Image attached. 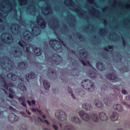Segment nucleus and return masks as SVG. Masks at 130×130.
Here are the masks:
<instances>
[{
    "label": "nucleus",
    "mask_w": 130,
    "mask_h": 130,
    "mask_svg": "<svg viewBox=\"0 0 130 130\" xmlns=\"http://www.w3.org/2000/svg\"><path fill=\"white\" fill-rule=\"evenodd\" d=\"M83 89L87 90L88 92H93L95 89L94 83L92 82L90 79H85L81 83Z\"/></svg>",
    "instance_id": "obj_1"
},
{
    "label": "nucleus",
    "mask_w": 130,
    "mask_h": 130,
    "mask_svg": "<svg viewBox=\"0 0 130 130\" xmlns=\"http://www.w3.org/2000/svg\"><path fill=\"white\" fill-rule=\"evenodd\" d=\"M55 116L57 118L62 121H64V120H67V113L61 110H57L55 113Z\"/></svg>",
    "instance_id": "obj_2"
},
{
    "label": "nucleus",
    "mask_w": 130,
    "mask_h": 130,
    "mask_svg": "<svg viewBox=\"0 0 130 130\" xmlns=\"http://www.w3.org/2000/svg\"><path fill=\"white\" fill-rule=\"evenodd\" d=\"M48 77L49 79L52 80H55L57 79V74H56V71L51 68L48 69Z\"/></svg>",
    "instance_id": "obj_3"
},
{
    "label": "nucleus",
    "mask_w": 130,
    "mask_h": 130,
    "mask_svg": "<svg viewBox=\"0 0 130 130\" xmlns=\"http://www.w3.org/2000/svg\"><path fill=\"white\" fill-rule=\"evenodd\" d=\"M60 57L59 55L57 54H56V56L54 54H52L50 57V59L51 61H53V63H55V64L58 65L61 63V60H60L59 58Z\"/></svg>",
    "instance_id": "obj_4"
},
{
    "label": "nucleus",
    "mask_w": 130,
    "mask_h": 130,
    "mask_svg": "<svg viewBox=\"0 0 130 130\" xmlns=\"http://www.w3.org/2000/svg\"><path fill=\"white\" fill-rule=\"evenodd\" d=\"M106 78L108 80H110L111 81H115L117 82L118 78H117V75L115 73H107L106 75Z\"/></svg>",
    "instance_id": "obj_5"
},
{
    "label": "nucleus",
    "mask_w": 130,
    "mask_h": 130,
    "mask_svg": "<svg viewBox=\"0 0 130 130\" xmlns=\"http://www.w3.org/2000/svg\"><path fill=\"white\" fill-rule=\"evenodd\" d=\"M78 114L83 120L88 121V120H90V115L86 113L84 111H80Z\"/></svg>",
    "instance_id": "obj_6"
},
{
    "label": "nucleus",
    "mask_w": 130,
    "mask_h": 130,
    "mask_svg": "<svg viewBox=\"0 0 130 130\" xmlns=\"http://www.w3.org/2000/svg\"><path fill=\"white\" fill-rule=\"evenodd\" d=\"M8 118L10 122L13 123L18 120V117L14 113H11L10 114Z\"/></svg>",
    "instance_id": "obj_7"
},
{
    "label": "nucleus",
    "mask_w": 130,
    "mask_h": 130,
    "mask_svg": "<svg viewBox=\"0 0 130 130\" xmlns=\"http://www.w3.org/2000/svg\"><path fill=\"white\" fill-rule=\"evenodd\" d=\"M88 77L92 79V80H95L97 78V73L93 70L89 69L88 71Z\"/></svg>",
    "instance_id": "obj_8"
},
{
    "label": "nucleus",
    "mask_w": 130,
    "mask_h": 130,
    "mask_svg": "<svg viewBox=\"0 0 130 130\" xmlns=\"http://www.w3.org/2000/svg\"><path fill=\"white\" fill-rule=\"evenodd\" d=\"M96 69H98V70H99V71H103L106 70V68H105V65H104V64L102 62H98L96 63Z\"/></svg>",
    "instance_id": "obj_9"
},
{
    "label": "nucleus",
    "mask_w": 130,
    "mask_h": 130,
    "mask_svg": "<svg viewBox=\"0 0 130 130\" xmlns=\"http://www.w3.org/2000/svg\"><path fill=\"white\" fill-rule=\"evenodd\" d=\"M32 50L34 52L35 54H36L37 56H40V55L42 54V52H43V51H42V49L37 48V47L34 48L32 49Z\"/></svg>",
    "instance_id": "obj_10"
},
{
    "label": "nucleus",
    "mask_w": 130,
    "mask_h": 130,
    "mask_svg": "<svg viewBox=\"0 0 130 130\" xmlns=\"http://www.w3.org/2000/svg\"><path fill=\"white\" fill-rule=\"evenodd\" d=\"M7 77L11 81H17V75L13 72H10L7 74Z\"/></svg>",
    "instance_id": "obj_11"
},
{
    "label": "nucleus",
    "mask_w": 130,
    "mask_h": 130,
    "mask_svg": "<svg viewBox=\"0 0 130 130\" xmlns=\"http://www.w3.org/2000/svg\"><path fill=\"white\" fill-rule=\"evenodd\" d=\"M18 66L22 70H26L28 67V63L26 61H22L18 63Z\"/></svg>",
    "instance_id": "obj_12"
},
{
    "label": "nucleus",
    "mask_w": 130,
    "mask_h": 130,
    "mask_svg": "<svg viewBox=\"0 0 130 130\" xmlns=\"http://www.w3.org/2000/svg\"><path fill=\"white\" fill-rule=\"evenodd\" d=\"M18 88L20 89V91H21L22 93L27 92V88L26 87V85H25V84L22 82H21L18 84Z\"/></svg>",
    "instance_id": "obj_13"
},
{
    "label": "nucleus",
    "mask_w": 130,
    "mask_h": 130,
    "mask_svg": "<svg viewBox=\"0 0 130 130\" xmlns=\"http://www.w3.org/2000/svg\"><path fill=\"white\" fill-rule=\"evenodd\" d=\"M117 96H116V95H112L111 96V99H108L107 102H105V105L106 106L109 105V106H110V105H111V103H112L113 100H115V99H117Z\"/></svg>",
    "instance_id": "obj_14"
},
{
    "label": "nucleus",
    "mask_w": 130,
    "mask_h": 130,
    "mask_svg": "<svg viewBox=\"0 0 130 130\" xmlns=\"http://www.w3.org/2000/svg\"><path fill=\"white\" fill-rule=\"evenodd\" d=\"M36 77V74L34 72H30L28 74V75H26L25 76V78L27 81V82H29V80H31V79H34Z\"/></svg>",
    "instance_id": "obj_15"
},
{
    "label": "nucleus",
    "mask_w": 130,
    "mask_h": 130,
    "mask_svg": "<svg viewBox=\"0 0 130 130\" xmlns=\"http://www.w3.org/2000/svg\"><path fill=\"white\" fill-rule=\"evenodd\" d=\"M99 117L102 121H106L108 119V117H107V115L105 114L104 112H102L99 114Z\"/></svg>",
    "instance_id": "obj_16"
},
{
    "label": "nucleus",
    "mask_w": 130,
    "mask_h": 130,
    "mask_svg": "<svg viewBox=\"0 0 130 130\" xmlns=\"http://www.w3.org/2000/svg\"><path fill=\"white\" fill-rule=\"evenodd\" d=\"M90 118L94 122H98L99 121V117L98 114L92 113L90 115Z\"/></svg>",
    "instance_id": "obj_17"
},
{
    "label": "nucleus",
    "mask_w": 130,
    "mask_h": 130,
    "mask_svg": "<svg viewBox=\"0 0 130 130\" xmlns=\"http://www.w3.org/2000/svg\"><path fill=\"white\" fill-rule=\"evenodd\" d=\"M82 108H84V109H85V110L90 111L91 109H92V106L91 104L89 103H84L82 105Z\"/></svg>",
    "instance_id": "obj_18"
},
{
    "label": "nucleus",
    "mask_w": 130,
    "mask_h": 130,
    "mask_svg": "<svg viewBox=\"0 0 130 130\" xmlns=\"http://www.w3.org/2000/svg\"><path fill=\"white\" fill-rule=\"evenodd\" d=\"M118 118V114L116 112H114L110 117V119L112 121H115V120H117Z\"/></svg>",
    "instance_id": "obj_19"
},
{
    "label": "nucleus",
    "mask_w": 130,
    "mask_h": 130,
    "mask_svg": "<svg viewBox=\"0 0 130 130\" xmlns=\"http://www.w3.org/2000/svg\"><path fill=\"white\" fill-rule=\"evenodd\" d=\"M39 21H42L40 25L41 28H42V29L45 28L46 27V22L44 21V19L41 18L38 19V23H39Z\"/></svg>",
    "instance_id": "obj_20"
},
{
    "label": "nucleus",
    "mask_w": 130,
    "mask_h": 130,
    "mask_svg": "<svg viewBox=\"0 0 130 130\" xmlns=\"http://www.w3.org/2000/svg\"><path fill=\"white\" fill-rule=\"evenodd\" d=\"M113 108L115 110H118L119 112L122 111V107L119 104H115L113 106Z\"/></svg>",
    "instance_id": "obj_21"
},
{
    "label": "nucleus",
    "mask_w": 130,
    "mask_h": 130,
    "mask_svg": "<svg viewBox=\"0 0 130 130\" xmlns=\"http://www.w3.org/2000/svg\"><path fill=\"white\" fill-rule=\"evenodd\" d=\"M43 85L44 88L46 90H49V87H50V83L47 80H44Z\"/></svg>",
    "instance_id": "obj_22"
},
{
    "label": "nucleus",
    "mask_w": 130,
    "mask_h": 130,
    "mask_svg": "<svg viewBox=\"0 0 130 130\" xmlns=\"http://www.w3.org/2000/svg\"><path fill=\"white\" fill-rule=\"evenodd\" d=\"M72 121H73V122H75L76 123H78V124H80L81 121L80 118L78 116L76 117H73L72 118Z\"/></svg>",
    "instance_id": "obj_23"
},
{
    "label": "nucleus",
    "mask_w": 130,
    "mask_h": 130,
    "mask_svg": "<svg viewBox=\"0 0 130 130\" xmlns=\"http://www.w3.org/2000/svg\"><path fill=\"white\" fill-rule=\"evenodd\" d=\"M94 104L95 106H96V107H99V108L102 107L103 105L102 103L98 100H96L94 101Z\"/></svg>",
    "instance_id": "obj_24"
},
{
    "label": "nucleus",
    "mask_w": 130,
    "mask_h": 130,
    "mask_svg": "<svg viewBox=\"0 0 130 130\" xmlns=\"http://www.w3.org/2000/svg\"><path fill=\"white\" fill-rule=\"evenodd\" d=\"M70 72L71 73V76L73 77H78L79 74L77 73V70L76 69H73L72 70H70Z\"/></svg>",
    "instance_id": "obj_25"
},
{
    "label": "nucleus",
    "mask_w": 130,
    "mask_h": 130,
    "mask_svg": "<svg viewBox=\"0 0 130 130\" xmlns=\"http://www.w3.org/2000/svg\"><path fill=\"white\" fill-rule=\"evenodd\" d=\"M77 93L79 95V96H81V97H83L84 95H85V91L84 90L80 88L78 89V91H77Z\"/></svg>",
    "instance_id": "obj_26"
},
{
    "label": "nucleus",
    "mask_w": 130,
    "mask_h": 130,
    "mask_svg": "<svg viewBox=\"0 0 130 130\" xmlns=\"http://www.w3.org/2000/svg\"><path fill=\"white\" fill-rule=\"evenodd\" d=\"M2 83L3 84V86L6 90H9V84L7 83L5 79L1 80Z\"/></svg>",
    "instance_id": "obj_27"
},
{
    "label": "nucleus",
    "mask_w": 130,
    "mask_h": 130,
    "mask_svg": "<svg viewBox=\"0 0 130 130\" xmlns=\"http://www.w3.org/2000/svg\"><path fill=\"white\" fill-rule=\"evenodd\" d=\"M61 130H74V126H73L72 125H66L64 127V129H61Z\"/></svg>",
    "instance_id": "obj_28"
},
{
    "label": "nucleus",
    "mask_w": 130,
    "mask_h": 130,
    "mask_svg": "<svg viewBox=\"0 0 130 130\" xmlns=\"http://www.w3.org/2000/svg\"><path fill=\"white\" fill-rule=\"evenodd\" d=\"M80 61H81V62H82L83 66H84L85 67H87V66L90 65V62L89 61V60H83L82 59H80Z\"/></svg>",
    "instance_id": "obj_29"
},
{
    "label": "nucleus",
    "mask_w": 130,
    "mask_h": 130,
    "mask_svg": "<svg viewBox=\"0 0 130 130\" xmlns=\"http://www.w3.org/2000/svg\"><path fill=\"white\" fill-rule=\"evenodd\" d=\"M19 102H23L26 101V99L25 98V96H21L19 97L17 99Z\"/></svg>",
    "instance_id": "obj_30"
},
{
    "label": "nucleus",
    "mask_w": 130,
    "mask_h": 130,
    "mask_svg": "<svg viewBox=\"0 0 130 130\" xmlns=\"http://www.w3.org/2000/svg\"><path fill=\"white\" fill-rule=\"evenodd\" d=\"M68 92L69 93H71V95H72V97L73 99H76V97L75 96V95L73 94V90L72 89V88L69 87L68 88Z\"/></svg>",
    "instance_id": "obj_31"
},
{
    "label": "nucleus",
    "mask_w": 130,
    "mask_h": 130,
    "mask_svg": "<svg viewBox=\"0 0 130 130\" xmlns=\"http://www.w3.org/2000/svg\"><path fill=\"white\" fill-rule=\"evenodd\" d=\"M39 119H40V121H41L42 122H45V123H46L47 125H49V121H48V120H43L41 118H39Z\"/></svg>",
    "instance_id": "obj_32"
},
{
    "label": "nucleus",
    "mask_w": 130,
    "mask_h": 130,
    "mask_svg": "<svg viewBox=\"0 0 130 130\" xmlns=\"http://www.w3.org/2000/svg\"><path fill=\"white\" fill-rule=\"evenodd\" d=\"M121 72H123V73H126V72H128V68L126 67H123L122 68Z\"/></svg>",
    "instance_id": "obj_33"
},
{
    "label": "nucleus",
    "mask_w": 130,
    "mask_h": 130,
    "mask_svg": "<svg viewBox=\"0 0 130 130\" xmlns=\"http://www.w3.org/2000/svg\"><path fill=\"white\" fill-rule=\"evenodd\" d=\"M108 88V86L107 85H103L101 88V90L102 91H105L106 90H107Z\"/></svg>",
    "instance_id": "obj_34"
},
{
    "label": "nucleus",
    "mask_w": 130,
    "mask_h": 130,
    "mask_svg": "<svg viewBox=\"0 0 130 130\" xmlns=\"http://www.w3.org/2000/svg\"><path fill=\"white\" fill-rule=\"evenodd\" d=\"M54 41H55V40L52 39L49 42L50 46L52 47V46L53 45V42H54Z\"/></svg>",
    "instance_id": "obj_35"
},
{
    "label": "nucleus",
    "mask_w": 130,
    "mask_h": 130,
    "mask_svg": "<svg viewBox=\"0 0 130 130\" xmlns=\"http://www.w3.org/2000/svg\"><path fill=\"white\" fill-rule=\"evenodd\" d=\"M20 114L23 115V116H24V117H27V114H26L24 112H20Z\"/></svg>",
    "instance_id": "obj_36"
},
{
    "label": "nucleus",
    "mask_w": 130,
    "mask_h": 130,
    "mask_svg": "<svg viewBox=\"0 0 130 130\" xmlns=\"http://www.w3.org/2000/svg\"><path fill=\"white\" fill-rule=\"evenodd\" d=\"M122 94H123L124 95H126L127 94V91L125 90V89H123L121 91Z\"/></svg>",
    "instance_id": "obj_37"
},
{
    "label": "nucleus",
    "mask_w": 130,
    "mask_h": 130,
    "mask_svg": "<svg viewBox=\"0 0 130 130\" xmlns=\"http://www.w3.org/2000/svg\"><path fill=\"white\" fill-rule=\"evenodd\" d=\"M122 45L123 46H125L126 45V42H125V40H124V39L122 38Z\"/></svg>",
    "instance_id": "obj_38"
},
{
    "label": "nucleus",
    "mask_w": 130,
    "mask_h": 130,
    "mask_svg": "<svg viewBox=\"0 0 130 130\" xmlns=\"http://www.w3.org/2000/svg\"><path fill=\"white\" fill-rule=\"evenodd\" d=\"M9 98H10L11 99H14V94L12 93H9Z\"/></svg>",
    "instance_id": "obj_39"
},
{
    "label": "nucleus",
    "mask_w": 130,
    "mask_h": 130,
    "mask_svg": "<svg viewBox=\"0 0 130 130\" xmlns=\"http://www.w3.org/2000/svg\"><path fill=\"white\" fill-rule=\"evenodd\" d=\"M25 78H20L19 81H21V82H22V83H25Z\"/></svg>",
    "instance_id": "obj_40"
},
{
    "label": "nucleus",
    "mask_w": 130,
    "mask_h": 130,
    "mask_svg": "<svg viewBox=\"0 0 130 130\" xmlns=\"http://www.w3.org/2000/svg\"><path fill=\"white\" fill-rule=\"evenodd\" d=\"M53 127L54 129H55V130L58 129V126H56V125L53 124Z\"/></svg>",
    "instance_id": "obj_41"
},
{
    "label": "nucleus",
    "mask_w": 130,
    "mask_h": 130,
    "mask_svg": "<svg viewBox=\"0 0 130 130\" xmlns=\"http://www.w3.org/2000/svg\"><path fill=\"white\" fill-rule=\"evenodd\" d=\"M9 86L10 87H14V83H13V82H9L8 83V87H9Z\"/></svg>",
    "instance_id": "obj_42"
},
{
    "label": "nucleus",
    "mask_w": 130,
    "mask_h": 130,
    "mask_svg": "<svg viewBox=\"0 0 130 130\" xmlns=\"http://www.w3.org/2000/svg\"><path fill=\"white\" fill-rule=\"evenodd\" d=\"M21 105H22V106H24V107H27V105H26L25 102H21Z\"/></svg>",
    "instance_id": "obj_43"
},
{
    "label": "nucleus",
    "mask_w": 130,
    "mask_h": 130,
    "mask_svg": "<svg viewBox=\"0 0 130 130\" xmlns=\"http://www.w3.org/2000/svg\"><path fill=\"white\" fill-rule=\"evenodd\" d=\"M77 35H78V39L79 40L83 39V36L82 35H80V34H77Z\"/></svg>",
    "instance_id": "obj_44"
},
{
    "label": "nucleus",
    "mask_w": 130,
    "mask_h": 130,
    "mask_svg": "<svg viewBox=\"0 0 130 130\" xmlns=\"http://www.w3.org/2000/svg\"><path fill=\"white\" fill-rule=\"evenodd\" d=\"M9 109H10V110H12V111H16V109L14 108L12 106L9 107Z\"/></svg>",
    "instance_id": "obj_45"
},
{
    "label": "nucleus",
    "mask_w": 130,
    "mask_h": 130,
    "mask_svg": "<svg viewBox=\"0 0 130 130\" xmlns=\"http://www.w3.org/2000/svg\"><path fill=\"white\" fill-rule=\"evenodd\" d=\"M113 88L114 89H116V90H117L118 91H119V88H118V86L114 85Z\"/></svg>",
    "instance_id": "obj_46"
},
{
    "label": "nucleus",
    "mask_w": 130,
    "mask_h": 130,
    "mask_svg": "<svg viewBox=\"0 0 130 130\" xmlns=\"http://www.w3.org/2000/svg\"><path fill=\"white\" fill-rule=\"evenodd\" d=\"M18 44L21 47H24V45L21 42H19Z\"/></svg>",
    "instance_id": "obj_47"
},
{
    "label": "nucleus",
    "mask_w": 130,
    "mask_h": 130,
    "mask_svg": "<svg viewBox=\"0 0 130 130\" xmlns=\"http://www.w3.org/2000/svg\"><path fill=\"white\" fill-rule=\"evenodd\" d=\"M26 52H30V48L28 47H26Z\"/></svg>",
    "instance_id": "obj_48"
},
{
    "label": "nucleus",
    "mask_w": 130,
    "mask_h": 130,
    "mask_svg": "<svg viewBox=\"0 0 130 130\" xmlns=\"http://www.w3.org/2000/svg\"><path fill=\"white\" fill-rule=\"evenodd\" d=\"M8 90L9 91V92H11V93H14V91H13V88H8Z\"/></svg>",
    "instance_id": "obj_49"
},
{
    "label": "nucleus",
    "mask_w": 130,
    "mask_h": 130,
    "mask_svg": "<svg viewBox=\"0 0 130 130\" xmlns=\"http://www.w3.org/2000/svg\"><path fill=\"white\" fill-rule=\"evenodd\" d=\"M124 105H125V106L126 107H128V108H129V109H130V105H129L126 104H125V103H124Z\"/></svg>",
    "instance_id": "obj_50"
},
{
    "label": "nucleus",
    "mask_w": 130,
    "mask_h": 130,
    "mask_svg": "<svg viewBox=\"0 0 130 130\" xmlns=\"http://www.w3.org/2000/svg\"><path fill=\"white\" fill-rule=\"evenodd\" d=\"M108 48H109V49H113V46H112L111 45H109Z\"/></svg>",
    "instance_id": "obj_51"
},
{
    "label": "nucleus",
    "mask_w": 130,
    "mask_h": 130,
    "mask_svg": "<svg viewBox=\"0 0 130 130\" xmlns=\"http://www.w3.org/2000/svg\"><path fill=\"white\" fill-rule=\"evenodd\" d=\"M104 50H105V51H107V52H108V51H109V50H108V48H107V47L104 48Z\"/></svg>",
    "instance_id": "obj_52"
},
{
    "label": "nucleus",
    "mask_w": 130,
    "mask_h": 130,
    "mask_svg": "<svg viewBox=\"0 0 130 130\" xmlns=\"http://www.w3.org/2000/svg\"><path fill=\"white\" fill-rule=\"evenodd\" d=\"M0 78L2 79V80L5 79V78L4 76H3V74H0Z\"/></svg>",
    "instance_id": "obj_53"
},
{
    "label": "nucleus",
    "mask_w": 130,
    "mask_h": 130,
    "mask_svg": "<svg viewBox=\"0 0 130 130\" xmlns=\"http://www.w3.org/2000/svg\"><path fill=\"white\" fill-rule=\"evenodd\" d=\"M38 112H39V113L40 114H42V112L40 110H39V109H38Z\"/></svg>",
    "instance_id": "obj_54"
},
{
    "label": "nucleus",
    "mask_w": 130,
    "mask_h": 130,
    "mask_svg": "<svg viewBox=\"0 0 130 130\" xmlns=\"http://www.w3.org/2000/svg\"><path fill=\"white\" fill-rule=\"evenodd\" d=\"M38 112H39V113L40 114H42V112L40 110H39V109H38Z\"/></svg>",
    "instance_id": "obj_55"
},
{
    "label": "nucleus",
    "mask_w": 130,
    "mask_h": 130,
    "mask_svg": "<svg viewBox=\"0 0 130 130\" xmlns=\"http://www.w3.org/2000/svg\"><path fill=\"white\" fill-rule=\"evenodd\" d=\"M31 103L33 105H35V101H34V100L31 101Z\"/></svg>",
    "instance_id": "obj_56"
},
{
    "label": "nucleus",
    "mask_w": 130,
    "mask_h": 130,
    "mask_svg": "<svg viewBox=\"0 0 130 130\" xmlns=\"http://www.w3.org/2000/svg\"><path fill=\"white\" fill-rule=\"evenodd\" d=\"M42 117L44 118V119H46V115L45 114L42 115Z\"/></svg>",
    "instance_id": "obj_57"
},
{
    "label": "nucleus",
    "mask_w": 130,
    "mask_h": 130,
    "mask_svg": "<svg viewBox=\"0 0 130 130\" xmlns=\"http://www.w3.org/2000/svg\"><path fill=\"white\" fill-rule=\"evenodd\" d=\"M31 111L33 112H36V109H35V108H32V109H31Z\"/></svg>",
    "instance_id": "obj_58"
},
{
    "label": "nucleus",
    "mask_w": 130,
    "mask_h": 130,
    "mask_svg": "<svg viewBox=\"0 0 130 130\" xmlns=\"http://www.w3.org/2000/svg\"><path fill=\"white\" fill-rule=\"evenodd\" d=\"M27 103L29 106H31V102L30 101H27Z\"/></svg>",
    "instance_id": "obj_59"
},
{
    "label": "nucleus",
    "mask_w": 130,
    "mask_h": 130,
    "mask_svg": "<svg viewBox=\"0 0 130 130\" xmlns=\"http://www.w3.org/2000/svg\"><path fill=\"white\" fill-rule=\"evenodd\" d=\"M14 26H16V27H18V28H19V24H18L17 23H14Z\"/></svg>",
    "instance_id": "obj_60"
},
{
    "label": "nucleus",
    "mask_w": 130,
    "mask_h": 130,
    "mask_svg": "<svg viewBox=\"0 0 130 130\" xmlns=\"http://www.w3.org/2000/svg\"><path fill=\"white\" fill-rule=\"evenodd\" d=\"M70 52H71L72 53H75L76 52L75 51V50H72L70 51Z\"/></svg>",
    "instance_id": "obj_61"
},
{
    "label": "nucleus",
    "mask_w": 130,
    "mask_h": 130,
    "mask_svg": "<svg viewBox=\"0 0 130 130\" xmlns=\"http://www.w3.org/2000/svg\"><path fill=\"white\" fill-rule=\"evenodd\" d=\"M3 91L5 93V94H7V95H8V92L6 89H4Z\"/></svg>",
    "instance_id": "obj_62"
},
{
    "label": "nucleus",
    "mask_w": 130,
    "mask_h": 130,
    "mask_svg": "<svg viewBox=\"0 0 130 130\" xmlns=\"http://www.w3.org/2000/svg\"><path fill=\"white\" fill-rule=\"evenodd\" d=\"M49 14H51V12H52V10H51V9L50 8H49Z\"/></svg>",
    "instance_id": "obj_63"
},
{
    "label": "nucleus",
    "mask_w": 130,
    "mask_h": 130,
    "mask_svg": "<svg viewBox=\"0 0 130 130\" xmlns=\"http://www.w3.org/2000/svg\"><path fill=\"white\" fill-rule=\"evenodd\" d=\"M59 126L60 127V128H62V125L61 124V123H59Z\"/></svg>",
    "instance_id": "obj_64"
}]
</instances>
